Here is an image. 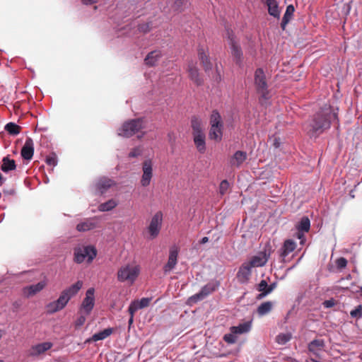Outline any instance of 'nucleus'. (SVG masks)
<instances>
[{
    "label": "nucleus",
    "mask_w": 362,
    "mask_h": 362,
    "mask_svg": "<svg viewBox=\"0 0 362 362\" xmlns=\"http://www.w3.org/2000/svg\"><path fill=\"white\" fill-rule=\"evenodd\" d=\"M311 361H312V362H320V361H317V360H315V359H314V358H311Z\"/></svg>",
    "instance_id": "nucleus-58"
},
{
    "label": "nucleus",
    "mask_w": 362,
    "mask_h": 362,
    "mask_svg": "<svg viewBox=\"0 0 362 362\" xmlns=\"http://www.w3.org/2000/svg\"><path fill=\"white\" fill-rule=\"evenodd\" d=\"M235 334H233L232 332L230 334H226L223 336V340L228 344H234L236 341Z\"/></svg>",
    "instance_id": "nucleus-44"
},
{
    "label": "nucleus",
    "mask_w": 362,
    "mask_h": 362,
    "mask_svg": "<svg viewBox=\"0 0 362 362\" xmlns=\"http://www.w3.org/2000/svg\"><path fill=\"white\" fill-rule=\"evenodd\" d=\"M268 261V256L265 252H261L258 255L252 257L251 260L247 262L251 264L252 267H259L265 265Z\"/></svg>",
    "instance_id": "nucleus-29"
},
{
    "label": "nucleus",
    "mask_w": 362,
    "mask_h": 362,
    "mask_svg": "<svg viewBox=\"0 0 362 362\" xmlns=\"http://www.w3.org/2000/svg\"><path fill=\"white\" fill-rule=\"evenodd\" d=\"M350 315L352 317L356 318L358 321L362 317V305H358L355 309L350 312Z\"/></svg>",
    "instance_id": "nucleus-41"
},
{
    "label": "nucleus",
    "mask_w": 362,
    "mask_h": 362,
    "mask_svg": "<svg viewBox=\"0 0 362 362\" xmlns=\"http://www.w3.org/2000/svg\"><path fill=\"white\" fill-rule=\"evenodd\" d=\"M4 334V330L0 329V339L3 337Z\"/></svg>",
    "instance_id": "nucleus-57"
},
{
    "label": "nucleus",
    "mask_w": 362,
    "mask_h": 362,
    "mask_svg": "<svg viewBox=\"0 0 362 362\" xmlns=\"http://www.w3.org/2000/svg\"><path fill=\"white\" fill-rule=\"evenodd\" d=\"M189 76L197 85L199 86L202 83V79L199 77L198 69L193 65L189 66Z\"/></svg>",
    "instance_id": "nucleus-36"
},
{
    "label": "nucleus",
    "mask_w": 362,
    "mask_h": 362,
    "mask_svg": "<svg viewBox=\"0 0 362 362\" xmlns=\"http://www.w3.org/2000/svg\"><path fill=\"white\" fill-rule=\"evenodd\" d=\"M46 286L45 282L40 281L36 284L25 286L23 289L24 296L29 298L41 291Z\"/></svg>",
    "instance_id": "nucleus-24"
},
{
    "label": "nucleus",
    "mask_w": 362,
    "mask_h": 362,
    "mask_svg": "<svg viewBox=\"0 0 362 362\" xmlns=\"http://www.w3.org/2000/svg\"><path fill=\"white\" fill-rule=\"evenodd\" d=\"M295 11L294 6L293 5H288L286 7V12L283 16L281 23V28L282 30H285L286 25L289 23L291 19L292 18V16H293V13Z\"/></svg>",
    "instance_id": "nucleus-31"
},
{
    "label": "nucleus",
    "mask_w": 362,
    "mask_h": 362,
    "mask_svg": "<svg viewBox=\"0 0 362 362\" xmlns=\"http://www.w3.org/2000/svg\"><path fill=\"white\" fill-rule=\"evenodd\" d=\"M34 153V144L31 138H28L25 140V144L23 145L21 154L23 159L30 160L32 159Z\"/></svg>",
    "instance_id": "nucleus-22"
},
{
    "label": "nucleus",
    "mask_w": 362,
    "mask_h": 362,
    "mask_svg": "<svg viewBox=\"0 0 362 362\" xmlns=\"http://www.w3.org/2000/svg\"><path fill=\"white\" fill-rule=\"evenodd\" d=\"M336 264L338 268L342 269L346 267L347 264V260L344 257H340L337 259Z\"/></svg>",
    "instance_id": "nucleus-47"
},
{
    "label": "nucleus",
    "mask_w": 362,
    "mask_h": 362,
    "mask_svg": "<svg viewBox=\"0 0 362 362\" xmlns=\"http://www.w3.org/2000/svg\"><path fill=\"white\" fill-rule=\"evenodd\" d=\"M273 308V303L271 301H266L261 303L257 308V312L259 316H264L269 313Z\"/></svg>",
    "instance_id": "nucleus-35"
},
{
    "label": "nucleus",
    "mask_w": 362,
    "mask_h": 362,
    "mask_svg": "<svg viewBox=\"0 0 362 362\" xmlns=\"http://www.w3.org/2000/svg\"><path fill=\"white\" fill-rule=\"evenodd\" d=\"M145 127V119L144 118L129 119L124 122L118 129V135L129 138Z\"/></svg>",
    "instance_id": "nucleus-4"
},
{
    "label": "nucleus",
    "mask_w": 362,
    "mask_h": 362,
    "mask_svg": "<svg viewBox=\"0 0 362 362\" xmlns=\"http://www.w3.org/2000/svg\"><path fill=\"white\" fill-rule=\"evenodd\" d=\"M136 312L129 313L130 315V318L129 320V326L133 323L134 321V315Z\"/></svg>",
    "instance_id": "nucleus-53"
},
{
    "label": "nucleus",
    "mask_w": 362,
    "mask_h": 362,
    "mask_svg": "<svg viewBox=\"0 0 362 362\" xmlns=\"http://www.w3.org/2000/svg\"><path fill=\"white\" fill-rule=\"evenodd\" d=\"M178 257V250L176 247H173L170 249L169 257L167 263L163 267V272L165 274L169 273L173 270L177 263Z\"/></svg>",
    "instance_id": "nucleus-17"
},
{
    "label": "nucleus",
    "mask_w": 362,
    "mask_h": 362,
    "mask_svg": "<svg viewBox=\"0 0 362 362\" xmlns=\"http://www.w3.org/2000/svg\"><path fill=\"white\" fill-rule=\"evenodd\" d=\"M113 332L112 328H107L98 333L94 334L90 338L86 340L85 343H90L92 341H98L103 340L110 336Z\"/></svg>",
    "instance_id": "nucleus-28"
},
{
    "label": "nucleus",
    "mask_w": 362,
    "mask_h": 362,
    "mask_svg": "<svg viewBox=\"0 0 362 362\" xmlns=\"http://www.w3.org/2000/svg\"><path fill=\"white\" fill-rule=\"evenodd\" d=\"M66 305L65 298L59 296L57 300L50 302L45 305V312L48 315H52L62 310Z\"/></svg>",
    "instance_id": "nucleus-15"
},
{
    "label": "nucleus",
    "mask_w": 362,
    "mask_h": 362,
    "mask_svg": "<svg viewBox=\"0 0 362 362\" xmlns=\"http://www.w3.org/2000/svg\"><path fill=\"white\" fill-rule=\"evenodd\" d=\"M13 308L14 311H17L18 309L21 306V303L20 301H15L12 304Z\"/></svg>",
    "instance_id": "nucleus-51"
},
{
    "label": "nucleus",
    "mask_w": 362,
    "mask_h": 362,
    "mask_svg": "<svg viewBox=\"0 0 362 362\" xmlns=\"http://www.w3.org/2000/svg\"><path fill=\"white\" fill-rule=\"evenodd\" d=\"M247 153L243 151H237L230 158L229 163L232 168H238L246 160Z\"/></svg>",
    "instance_id": "nucleus-20"
},
{
    "label": "nucleus",
    "mask_w": 362,
    "mask_h": 362,
    "mask_svg": "<svg viewBox=\"0 0 362 362\" xmlns=\"http://www.w3.org/2000/svg\"><path fill=\"white\" fill-rule=\"evenodd\" d=\"M291 339V335L289 333H281L276 336V341L279 344H285Z\"/></svg>",
    "instance_id": "nucleus-40"
},
{
    "label": "nucleus",
    "mask_w": 362,
    "mask_h": 362,
    "mask_svg": "<svg viewBox=\"0 0 362 362\" xmlns=\"http://www.w3.org/2000/svg\"><path fill=\"white\" fill-rule=\"evenodd\" d=\"M337 119V114L330 107H326L317 112L309 124L308 134L310 136H317L330 127L331 121Z\"/></svg>",
    "instance_id": "nucleus-1"
},
{
    "label": "nucleus",
    "mask_w": 362,
    "mask_h": 362,
    "mask_svg": "<svg viewBox=\"0 0 362 362\" xmlns=\"http://www.w3.org/2000/svg\"><path fill=\"white\" fill-rule=\"evenodd\" d=\"M0 362H3V361L0 360Z\"/></svg>",
    "instance_id": "nucleus-60"
},
{
    "label": "nucleus",
    "mask_w": 362,
    "mask_h": 362,
    "mask_svg": "<svg viewBox=\"0 0 362 362\" xmlns=\"http://www.w3.org/2000/svg\"><path fill=\"white\" fill-rule=\"evenodd\" d=\"M16 168V162L13 159H10L8 156H6L2 159V165L1 170L4 173L13 170Z\"/></svg>",
    "instance_id": "nucleus-33"
},
{
    "label": "nucleus",
    "mask_w": 362,
    "mask_h": 362,
    "mask_svg": "<svg viewBox=\"0 0 362 362\" xmlns=\"http://www.w3.org/2000/svg\"><path fill=\"white\" fill-rule=\"evenodd\" d=\"M255 85L257 92L261 95L262 98L268 99L269 92L268 90L266 76L261 68L256 69L255 72Z\"/></svg>",
    "instance_id": "nucleus-8"
},
{
    "label": "nucleus",
    "mask_w": 362,
    "mask_h": 362,
    "mask_svg": "<svg viewBox=\"0 0 362 362\" xmlns=\"http://www.w3.org/2000/svg\"><path fill=\"white\" fill-rule=\"evenodd\" d=\"M276 288V284L273 283L269 285L266 280H262L257 285V290L260 292L259 294L257 295V299L260 300L267 296L268 294L272 293L273 290Z\"/></svg>",
    "instance_id": "nucleus-18"
},
{
    "label": "nucleus",
    "mask_w": 362,
    "mask_h": 362,
    "mask_svg": "<svg viewBox=\"0 0 362 362\" xmlns=\"http://www.w3.org/2000/svg\"><path fill=\"white\" fill-rule=\"evenodd\" d=\"M86 322V317L83 315H81L77 320L76 321V327H79L82 326Z\"/></svg>",
    "instance_id": "nucleus-48"
},
{
    "label": "nucleus",
    "mask_w": 362,
    "mask_h": 362,
    "mask_svg": "<svg viewBox=\"0 0 362 362\" xmlns=\"http://www.w3.org/2000/svg\"><path fill=\"white\" fill-rule=\"evenodd\" d=\"M140 274L139 265L127 264L122 266L117 271V278L120 282L134 284Z\"/></svg>",
    "instance_id": "nucleus-5"
},
{
    "label": "nucleus",
    "mask_w": 362,
    "mask_h": 362,
    "mask_svg": "<svg viewBox=\"0 0 362 362\" xmlns=\"http://www.w3.org/2000/svg\"><path fill=\"white\" fill-rule=\"evenodd\" d=\"M296 247V243L294 240L288 239L286 240L280 249L279 255L284 260L285 257L288 256L291 252L295 250Z\"/></svg>",
    "instance_id": "nucleus-25"
},
{
    "label": "nucleus",
    "mask_w": 362,
    "mask_h": 362,
    "mask_svg": "<svg viewBox=\"0 0 362 362\" xmlns=\"http://www.w3.org/2000/svg\"><path fill=\"white\" fill-rule=\"evenodd\" d=\"M335 300L334 299L327 300L323 302V305L325 308H332L335 305Z\"/></svg>",
    "instance_id": "nucleus-49"
},
{
    "label": "nucleus",
    "mask_w": 362,
    "mask_h": 362,
    "mask_svg": "<svg viewBox=\"0 0 362 362\" xmlns=\"http://www.w3.org/2000/svg\"><path fill=\"white\" fill-rule=\"evenodd\" d=\"M226 35L230 48L231 54L233 57L235 63L240 65L243 61V52L240 44L236 40L233 30L227 29Z\"/></svg>",
    "instance_id": "nucleus-7"
},
{
    "label": "nucleus",
    "mask_w": 362,
    "mask_h": 362,
    "mask_svg": "<svg viewBox=\"0 0 362 362\" xmlns=\"http://www.w3.org/2000/svg\"><path fill=\"white\" fill-rule=\"evenodd\" d=\"M96 227V223L92 219H87L83 222L79 223L76 226L77 230L80 232L88 231Z\"/></svg>",
    "instance_id": "nucleus-34"
},
{
    "label": "nucleus",
    "mask_w": 362,
    "mask_h": 362,
    "mask_svg": "<svg viewBox=\"0 0 362 362\" xmlns=\"http://www.w3.org/2000/svg\"><path fill=\"white\" fill-rule=\"evenodd\" d=\"M209 124V139L216 142L221 141L223 137V122L220 113L216 110H213L210 115Z\"/></svg>",
    "instance_id": "nucleus-3"
},
{
    "label": "nucleus",
    "mask_w": 362,
    "mask_h": 362,
    "mask_svg": "<svg viewBox=\"0 0 362 362\" xmlns=\"http://www.w3.org/2000/svg\"><path fill=\"white\" fill-rule=\"evenodd\" d=\"M198 57L201 63L205 70L207 71L211 69L212 64L209 59L208 52L204 49V47H199L198 49Z\"/></svg>",
    "instance_id": "nucleus-27"
},
{
    "label": "nucleus",
    "mask_w": 362,
    "mask_h": 362,
    "mask_svg": "<svg viewBox=\"0 0 362 362\" xmlns=\"http://www.w3.org/2000/svg\"><path fill=\"white\" fill-rule=\"evenodd\" d=\"M350 196L351 198H354V195L352 194V191L350 192Z\"/></svg>",
    "instance_id": "nucleus-59"
},
{
    "label": "nucleus",
    "mask_w": 362,
    "mask_h": 362,
    "mask_svg": "<svg viewBox=\"0 0 362 362\" xmlns=\"http://www.w3.org/2000/svg\"><path fill=\"white\" fill-rule=\"evenodd\" d=\"M151 300V298H142L139 300L132 301L129 306L128 312H136L139 309L147 308L150 305Z\"/></svg>",
    "instance_id": "nucleus-23"
},
{
    "label": "nucleus",
    "mask_w": 362,
    "mask_h": 362,
    "mask_svg": "<svg viewBox=\"0 0 362 362\" xmlns=\"http://www.w3.org/2000/svg\"><path fill=\"white\" fill-rule=\"evenodd\" d=\"M3 180H4V177H3L2 175L0 173V185H1L3 184V182H2Z\"/></svg>",
    "instance_id": "nucleus-56"
},
{
    "label": "nucleus",
    "mask_w": 362,
    "mask_h": 362,
    "mask_svg": "<svg viewBox=\"0 0 362 362\" xmlns=\"http://www.w3.org/2000/svg\"><path fill=\"white\" fill-rule=\"evenodd\" d=\"M98 0H81V2L85 5H91L95 4Z\"/></svg>",
    "instance_id": "nucleus-52"
},
{
    "label": "nucleus",
    "mask_w": 362,
    "mask_h": 362,
    "mask_svg": "<svg viewBox=\"0 0 362 362\" xmlns=\"http://www.w3.org/2000/svg\"><path fill=\"white\" fill-rule=\"evenodd\" d=\"M46 163L49 165L55 166L57 163L56 155L53 154L52 156H47L46 158Z\"/></svg>",
    "instance_id": "nucleus-46"
},
{
    "label": "nucleus",
    "mask_w": 362,
    "mask_h": 362,
    "mask_svg": "<svg viewBox=\"0 0 362 362\" xmlns=\"http://www.w3.org/2000/svg\"><path fill=\"white\" fill-rule=\"evenodd\" d=\"M74 260L76 263L81 264L86 259L90 263L97 255V250L95 247L88 245L78 247L74 251Z\"/></svg>",
    "instance_id": "nucleus-6"
},
{
    "label": "nucleus",
    "mask_w": 362,
    "mask_h": 362,
    "mask_svg": "<svg viewBox=\"0 0 362 362\" xmlns=\"http://www.w3.org/2000/svg\"><path fill=\"white\" fill-rule=\"evenodd\" d=\"M191 127L194 145L199 152L204 153L206 150V136L201 119L197 116L192 117Z\"/></svg>",
    "instance_id": "nucleus-2"
},
{
    "label": "nucleus",
    "mask_w": 362,
    "mask_h": 362,
    "mask_svg": "<svg viewBox=\"0 0 362 362\" xmlns=\"http://www.w3.org/2000/svg\"><path fill=\"white\" fill-rule=\"evenodd\" d=\"M53 344L50 341H45L35 344L28 351V355L32 357H37L52 349Z\"/></svg>",
    "instance_id": "nucleus-14"
},
{
    "label": "nucleus",
    "mask_w": 362,
    "mask_h": 362,
    "mask_svg": "<svg viewBox=\"0 0 362 362\" xmlns=\"http://www.w3.org/2000/svg\"><path fill=\"white\" fill-rule=\"evenodd\" d=\"M185 0H175L174 6L175 7V10L182 11L181 7L184 4Z\"/></svg>",
    "instance_id": "nucleus-50"
},
{
    "label": "nucleus",
    "mask_w": 362,
    "mask_h": 362,
    "mask_svg": "<svg viewBox=\"0 0 362 362\" xmlns=\"http://www.w3.org/2000/svg\"><path fill=\"white\" fill-rule=\"evenodd\" d=\"M161 57L162 54L160 50L152 51L144 59L145 64L149 66H154L157 64Z\"/></svg>",
    "instance_id": "nucleus-30"
},
{
    "label": "nucleus",
    "mask_w": 362,
    "mask_h": 362,
    "mask_svg": "<svg viewBox=\"0 0 362 362\" xmlns=\"http://www.w3.org/2000/svg\"><path fill=\"white\" fill-rule=\"evenodd\" d=\"M117 182L107 177H101L95 180L93 188L95 194L103 195L107 192L109 189L116 186Z\"/></svg>",
    "instance_id": "nucleus-10"
},
{
    "label": "nucleus",
    "mask_w": 362,
    "mask_h": 362,
    "mask_svg": "<svg viewBox=\"0 0 362 362\" xmlns=\"http://www.w3.org/2000/svg\"><path fill=\"white\" fill-rule=\"evenodd\" d=\"M251 323L246 322L238 325V326H233L230 328V332L235 334H242L247 333L250 330Z\"/></svg>",
    "instance_id": "nucleus-32"
},
{
    "label": "nucleus",
    "mask_w": 362,
    "mask_h": 362,
    "mask_svg": "<svg viewBox=\"0 0 362 362\" xmlns=\"http://www.w3.org/2000/svg\"><path fill=\"white\" fill-rule=\"evenodd\" d=\"M218 284L217 283L214 282H209L207 284H206L204 286H203L201 289V291L190 296L188 298V303L192 304L196 303L200 300H202L204 299L206 296L214 292L216 288H218Z\"/></svg>",
    "instance_id": "nucleus-9"
},
{
    "label": "nucleus",
    "mask_w": 362,
    "mask_h": 362,
    "mask_svg": "<svg viewBox=\"0 0 362 362\" xmlns=\"http://www.w3.org/2000/svg\"><path fill=\"white\" fill-rule=\"evenodd\" d=\"M356 325L362 331V317L356 322Z\"/></svg>",
    "instance_id": "nucleus-54"
},
{
    "label": "nucleus",
    "mask_w": 362,
    "mask_h": 362,
    "mask_svg": "<svg viewBox=\"0 0 362 362\" xmlns=\"http://www.w3.org/2000/svg\"><path fill=\"white\" fill-rule=\"evenodd\" d=\"M208 241H209V238H208L207 237H204V238L201 240L200 243H201L202 244H204V243H207Z\"/></svg>",
    "instance_id": "nucleus-55"
},
{
    "label": "nucleus",
    "mask_w": 362,
    "mask_h": 362,
    "mask_svg": "<svg viewBox=\"0 0 362 362\" xmlns=\"http://www.w3.org/2000/svg\"><path fill=\"white\" fill-rule=\"evenodd\" d=\"M94 293L95 290L93 288H88L86 293V297L81 303L80 310L86 315L90 313L94 307Z\"/></svg>",
    "instance_id": "nucleus-12"
},
{
    "label": "nucleus",
    "mask_w": 362,
    "mask_h": 362,
    "mask_svg": "<svg viewBox=\"0 0 362 362\" xmlns=\"http://www.w3.org/2000/svg\"><path fill=\"white\" fill-rule=\"evenodd\" d=\"M229 187L230 185L227 180H223V181H221L219 185L220 194L224 195L228 190Z\"/></svg>",
    "instance_id": "nucleus-42"
},
{
    "label": "nucleus",
    "mask_w": 362,
    "mask_h": 362,
    "mask_svg": "<svg viewBox=\"0 0 362 362\" xmlns=\"http://www.w3.org/2000/svg\"><path fill=\"white\" fill-rule=\"evenodd\" d=\"M310 228V221L307 216H304L301 218L297 228H298V238L300 239V243L303 244L304 241V235L300 232L305 233L308 232Z\"/></svg>",
    "instance_id": "nucleus-26"
},
{
    "label": "nucleus",
    "mask_w": 362,
    "mask_h": 362,
    "mask_svg": "<svg viewBox=\"0 0 362 362\" xmlns=\"http://www.w3.org/2000/svg\"><path fill=\"white\" fill-rule=\"evenodd\" d=\"M163 221V214L161 211L156 212L152 217L150 224L148 227V231L151 238L153 239L158 236L160 233Z\"/></svg>",
    "instance_id": "nucleus-11"
},
{
    "label": "nucleus",
    "mask_w": 362,
    "mask_h": 362,
    "mask_svg": "<svg viewBox=\"0 0 362 362\" xmlns=\"http://www.w3.org/2000/svg\"><path fill=\"white\" fill-rule=\"evenodd\" d=\"M325 346L324 341L322 339H314L308 344V350L311 352L315 353L317 351L320 350Z\"/></svg>",
    "instance_id": "nucleus-38"
},
{
    "label": "nucleus",
    "mask_w": 362,
    "mask_h": 362,
    "mask_svg": "<svg viewBox=\"0 0 362 362\" xmlns=\"http://www.w3.org/2000/svg\"><path fill=\"white\" fill-rule=\"evenodd\" d=\"M83 286V281L78 280L75 284L64 289L60 294L61 297L65 298V302L69 303V300L76 296Z\"/></svg>",
    "instance_id": "nucleus-16"
},
{
    "label": "nucleus",
    "mask_w": 362,
    "mask_h": 362,
    "mask_svg": "<svg viewBox=\"0 0 362 362\" xmlns=\"http://www.w3.org/2000/svg\"><path fill=\"white\" fill-rule=\"evenodd\" d=\"M152 29V24L151 23H144L139 24L138 26V30L139 32L146 33L149 32Z\"/></svg>",
    "instance_id": "nucleus-43"
},
{
    "label": "nucleus",
    "mask_w": 362,
    "mask_h": 362,
    "mask_svg": "<svg viewBox=\"0 0 362 362\" xmlns=\"http://www.w3.org/2000/svg\"><path fill=\"white\" fill-rule=\"evenodd\" d=\"M117 205V202L114 199H110L106 202H104L103 204H100L98 206V210L100 211H108L114 208H115Z\"/></svg>",
    "instance_id": "nucleus-37"
},
{
    "label": "nucleus",
    "mask_w": 362,
    "mask_h": 362,
    "mask_svg": "<svg viewBox=\"0 0 362 362\" xmlns=\"http://www.w3.org/2000/svg\"><path fill=\"white\" fill-rule=\"evenodd\" d=\"M143 175L140 180L143 187H147L150 185L153 177V163L151 160L148 159L144 161L142 164Z\"/></svg>",
    "instance_id": "nucleus-13"
},
{
    "label": "nucleus",
    "mask_w": 362,
    "mask_h": 362,
    "mask_svg": "<svg viewBox=\"0 0 362 362\" xmlns=\"http://www.w3.org/2000/svg\"><path fill=\"white\" fill-rule=\"evenodd\" d=\"M252 268L251 264L247 262H245L242 264L237 274V278L239 282L242 284L247 282L251 275Z\"/></svg>",
    "instance_id": "nucleus-21"
},
{
    "label": "nucleus",
    "mask_w": 362,
    "mask_h": 362,
    "mask_svg": "<svg viewBox=\"0 0 362 362\" xmlns=\"http://www.w3.org/2000/svg\"><path fill=\"white\" fill-rule=\"evenodd\" d=\"M21 127L15 123L9 122L5 126V130L11 135H17L21 132Z\"/></svg>",
    "instance_id": "nucleus-39"
},
{
    "label": "nucleus",
    "mask_w": 362,
    "mask_h": 362,
    "mask_svg": "<svg viewBox=\"0 0 362 362\" xmlns=\"http://www.w3.org/2000/svg\"><path fill=\"white\" fill-rule=\"evenodd\" d=\"M262 3L265 4L268 9V13L270 16L276 19H279L281 14V8L277 0H262Z\"/></svg>",
    "instance_id": "nucleus-19"
},
{
    "label": "nucleus",
    "mask_w": 362,
    "mask_h": 362,
    "mask_svg": "<svg viewBox=\"0 0 362 362\" xmlns=\"http://www.w3.org/2000/svg\"><path fill=\"white\" fill-rule=\"evenodd\" d=\"M141 154V149L140 147H136L132 149L129 153V157L136 158Z\"/></svg>",
    "instance_id": "nucleus-45"
}]
</instances>
